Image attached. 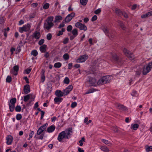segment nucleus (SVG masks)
I'll use <instances>...</instances> for the list:
<instances>
[{
  "label": "nucleus",
  "instance_id": "nucleus-7",
  "mask_svg": "<svg viewBox=\"0 0 152 152\" xmlns=\"http://www.w3.org/2000/svg\"><path fill=\"white\" fill-rule=\"evenodd\" d=\"M88 58L87 55L85 54L79 57L76 60L77 63H82L86 61Z\"/></svg>",
  "mask_w": 152,
  "mask_h": 152
},
{
  "label": "nucleus",
  "instance_id": "nucleus-43",
  "mask_svg": "<svg viewBox=\"0 0 152 152\" xmlns=\"http://www.w3.org/2000/svg\"><path fill=\"white\" fill-rule=\"evenodd\" d=\"M45 76L44 75V72H43L41 76V80L42 82L43 83L45 80Z\"/></svg>",
  "mask_w": 152,
  "mask_h": 152
},
{
  "label": "nucleus",
  "instance_id": "nucleus-49",
  "mask_svg": "<svg viewBox=\"0 0 152 152\" xmlns=\"http://www.w3.org/2000/svg\"><path fill=\"white\" fill-rule=\"evenodd\" d=\"M30 131L31 132L29 134V136L30 137V138H31L34 133V131H31V130H30Z\"/></svg>",
  "mask_w": 152,
  "mask_h": 152
},
{
  "label": "nucleus",
  "instance_id": "nucleus-22",
  "mask_svg": "<svg viewBox=\"0 0 152 152\" xmlns=\"http://www.w3.org/2000/svg\"><path fill=\"white\" fill-rule=\"evenodd\" d=\"M33 36L36 39H38L40 37V33L39 32L37 31H35L34 33Z\"/></svg>",
  "mask_w": 152,
  "mask_h": 152
},
{
  "label": "nucleus",
  "instance_id": "nucleus-48",
  "mask_svg": "<svg viewBox=\"0 0 152 152\" xmlns=\"http://www.w3.org/2000/svg\"><path fill=\"white\" fill-rule=\"evenodd\" d=\"M77 105V103L76 102H72L71 105V107L72 108H74Z\"/></svg>",
  "mask_w": 152,
  "mask_h": 152
},
{
  "label": "nucleus",
  "instance_id": "nucleus-59",
  "mask_svg": "<svg viewBox=\"0 0 152 152\" xmlns=\"http://www.w3.org/2000/svg\"><path fill=\"white\" fill-rule=\"evenodd\" d=\"M51 85V84H49L47 85V89L49 90V91H51V89L52 88Z\"/></svg>",
  "mask_w": 152,
  "mask_h": 152
},
{
  "label": "nucleus",
  "instance_id": "nucleus-35",
  "mask_svg": "<svg viewBox=\"0 0 152 152\" xmlns=\"http://www.w3.org/2000/svg\"><path fill=\"white\" fill-rule=\"evenodd\" d=\"M69 58V56L68 53H65L63 56V58L65 60H68Z\"/></svg>",
  "mask_w": 152,
  "mask_h": 152
},
{
  "label": "nucleus",
  "instance_id": "nucleus-31",
  "mask_svg": "<svg viewBox=\"0 0 152 152\" xmlns=\"http://www.w3.org/2000/svg\"><path fill=\"white\" fill-rule=\"evenodd\" d=\"M139 125L138 124H132L131 128L134 130H136L139 127Z\"/></svg>",
  "mask_w": 152,
  "mask_h": 152
},
{
  "label": "nucleus",
  "instance_id": "nucleus-44",
  "mask_svg": "<svg viewBox=\"0 0 152 152\" xmlns=\"http://www.w3.org/2000/svg\"><path fill=\"white\" fill-rule=\"evenodd\" d=\"M21 107L19 105L15 107V110L16 112H19L21 110Z\"/></svg>",
  "mask_w": 152,
  "mask_h": 152
},
{
  "label": "nucleus",
  "instance_id": "nucleus-37",
  "mask_svg": "<svg viewBox=\"0 0 152 152\" xmlns=\"http://www.w3.org/2000/svg\"><path fill=\"white\" fill-rule=\"evenodd\" d=\"M65 31V29L64 28H62L61 31H58V33L57 34V36H58L61 35H62L63 34V32H64Z\"/></svg>",
  "mask_w": 152,
  "mask_h": 152
},
{
  "label": "nucleus",
  "instance_id": "nucleus-50",
  "mask_svg": "<svg viewBox=\"0 0 152 152\" xmlns=\"http://www.w3.org/2000/svg\"><path fill=\"white\" fill-rule=\"evenodd\" d=\"M112 129L115 132H117L118 131V127L117 126H113L112 128Z\"/></svg>",
  "mask_w": 152,
  "mask_h": 152
},
{
  "label": "nucleus",
  "instance_id": "nucleus-38",
  "mask_svg": "<svg viewBox=\"0 0 152 152\" xmlns=\"http://www.w3.org/2000/svg\"><path fill=\"white\" fill-rule=\"evenodd\" d=\"M31 55H33L34 56H36L38 55V52L37 50H34L31 51Z\"/></svg>",
  "mask_w": 152,
  "mask_h": 152
},
{
  "label": "nucleus",
  "instance_id": "nucleus-4",
  "mask_svg": "<svg viewBox=\"0 0 152 152\" xmlns=\"http://www.w3.org/2000/svg\"><path fill=\"white\" fill-rule=\"evenodd\" d=\"M31 26V24L27 23L26 24L24 25L22 27H19V31L21 33H22L24 31L28 32L30 30Z\"/></svg>",
  "mask_w": 152,
  "mask_h": 152
},
{
  "label": "nucleus",
  "instance_id": "nucleus-12",
  "mask_svg": "<svg viewBox=\"0 0 152 152\" xmlns=\"http://www.w3.org/2000/svg\"><path fill=\"white\" fill-rule=\"evenodd\" d=\"M75 15V13L74 12H72L71 13L68 15L66 17L65 19V22L68 23L71 20L74 18Z\"/></svg>",
  "mask_w": 152,
  "mask_h": 152
},
{
  "label": "nucleus",
  "instance_id": "nucleus-54",
  "mask_svg": "<svg viewBox=\"0 0 152 152\" xmlns=\"http://www.w3.org/2000/svg\"><path fill=\"white\" fill-rule=\"evenodd\" d=\"M109 34L110 36H108L109 37L113 38L115 37V34L113 32H109Z\"/></svg>",
  "mask_w": 152,
  "mask_h": 152
},
{
  "label": "nucleus",
  "instance_id": "nucleus-18",
  "mask_svg": "<svg viewBox=\"0 0 152 152\" xmlns=\"http://www.w3.org/2000/svg\"><path fill=\"white\" fill-rule=\"evenodd\" d=\"M19 69V66L18 65H16L13 68V70H12V73L15 75H17L18 74V72Z\"/></svg>",
  "mask_w": 152,
  "mask_h": 152
},
{
  "label": "nucleus",
  "instance_id": "nucleus-19",
  "mask_svg": "<svg viewBox=\"0 0 152 152\" xmlns=\"http://www.w3.org/2000/svg\"><path fill=\"white\" fill-rule=\"evenodd\" d=\"M56 129V126L54 125H52L49 126L47 129V132L50 133L53 132Z\"/></svg>",
  "mask_w": 152,
  "mask_h": 152
},
{
  "label": "nucleus",
  "instance_id": "nucleus-62",
  "mask_svg": "<svg viewBox=\"0 0 152 152\" xmlns=\"http://www.w3.org/2000/svg\"><path fill=\"white\" fill-rule=\"evenodd\" d=\"M31 69L30 68H28L26 70V73L27 74H29L31 71Z\"/></svg>",
  "mask_w": 152,
  "mask_h": 152
},
{
  "label": "nucleus",
  "instance_id": "nucleus-57",
  "mask_svg": "<svg viewBox=\"0 0 152 152\" xmlns=\"http://www.w3.org/2000/svg\"><path fill=\"white\" fill-rule=\"evenodd\" d=\"M44 39H41L38 42V44L39 45H41L44 43Z\"/></svg>",
  "mask_w": 152,
  "mask_h": 152
},
{
  "label": "nucleus",
  "instance_id": "nucleus-13",
  "mask_svg": "<svg viewBox=\"0 0 152 152\" xmlns=\"http://www.w3.org/2000/svg\"><path fill=\"white\" fill-rule=\"evenodd\" d=\"M101 29L103 31L106 35L110 36L109 34V30L107 26L105 25H102L100 27Z\"/></svg>",
  "mask_w": 152,
  "mask_h": 152
},
{
  "label": "nucleus",
  "instance_id": "nucleus-15",
  "mask_svg": "<svg viewBox=\"0 0 152 152\" xmlns=\"http://www.w3.org/2000/svg\"><path fill=\"white\" fill-rule=\"evenodd\" d=\"M88 81L91 86H94L96 82V79L90 76L88 77Z\"/></svg>",
  "mask_w": 152,
  "mask_h": 152
},
{
  "label": "nucleus",
  "instance_id": "nucleus-23",
  "mask_svg": "<svg viewBox=\"0 0 152 152\" xmlns=\"http://www.w3.org/2000/svg\"><path fill=\"white\" fill-rule=\"evenodd\" d=\"M99 148L101 151L104 152H109L110 151L109 149L105 146H100Z\"/></svg>",
  "mask_w": 152,
  "mask_h": 152
},
{
  "label": "nucleus",
  "instance_id": "nucleus-42",
  "mask_svg": "<svg viewBox=\"0 0 152 152\" xmlns=\"http://www.w3.org/2000/svg\"><path fill=\"white\" fill-rule=\"evenodd\" d=\"M16 118L17 120H20L22 118V115L20 114H17L16 116Z\"/></svg>",
  "mask_w": 152,
  "mask_h": 152
},
{
  "label": "nucleus",
  "instance_id": "nucleus-11",
  "mask_svg": "<svg viewBox=\"0 0 152 152\" xmlns=\"http://www.w3.org/2000/svg\"><path fill=\"white\" fill-rule=\"evenodd\" d=\"M112 58L114 61L116 63L120 64L121 65L123 63V61L122 60L119 58L115 54H113L112 55Z\"/></svg>",
  "mask_w": 152,
  "mask_h": 152
},
{
  "label": "nucleus",
  "instance_id": "nucleus-17",
  "mask_svg": "<svg viewBox=\"0 0 152 152\" xmlns=\"http://www.w3.org/2000/svg\"><path fill=\"white\" fill-rule=\"evenodd\" d=\"M6 140H7V144L8 145H10L12 143L13 140V137L12 136L8 135L7 136Z\"/></svg>",
  "mask_w": 152,
  "mask_h": 152
},
{
  "label": "nucleus",
  "instance_id": "nucleus-45",
  "mask_svg": "<svg viewBox=\"0 0 152 152\" xmlns=\"http://www.w3.org/2000/svg\"><path fill=\"white\" fill-rule=\"evenodd\" d=\"M146 150L147 152H149V151H152V146H146Z\"/></svg>",
  "mask_w": 152,
  "mask_h": 152
},
{
  "label": "nucleus",
  "instance_id": "nucleus-58",
  "mask_svg": "<svg viewBox=\"0 0 152 152\" xmlns=\"http://www.w3.org/2000/svg\"><path fill=\"white\" fill-rule=\"evenodd\" d=\"M101 12V10L100 9H98L94 11V13L96 14H98Z\"/></svg>",
  "mask_w": 152,
  "mask_h": 152
},
{
  "label": "nucleus",
  "instance_id": "nucleus-25",
  "mask_svg": "<svg viewBox=\"0 0 152 152\" xmlns=\"http://www.w3.org/2000/svg\"><path fill=\"white\" fill-rule=\"evenodd\" d=\"M117 22L118 24L119 25L123 30H124L126 28V26L122 21L118 20V21Z\"/></svg>",
  "mask_w": 152,
  "mask_h": 152
},
{
  "label": "nucleus",
  "instance_id": "nucleus-24",
  "mask_svg": "<svg viewBox=\"0 0 152 152\" xmlns=\"http://www.w3.org/2000/svg\"><path fill=\"white\" fill-rule=\"evenodd\" d=\"M55 94L56 96L59 97L64 96L63 92L61 91L60 90H56L55 92Z\"/></svg>",
  "mask_w": 152,
  "mask_h": 152
},
{
  "label": "nucleus",
  "instance_id": "nucleus-30",
  "mask_svg": "<svg viewBox=\"0 0 152 152\" xmlns=\"http://www.w3.org/2000/svg\"><path fill=\"white\" fill-rule=\"evenodd\" d=\"M63 18L62 16L60 15L56 16L55 17V20L54 22L56 23L59 21L60 20H62Z\"/></svg>",
  "mask_w": 152,
  "mask_h": 152
},
{
  "label": "nucleus",
  "instance_id": "nucleus-14",
  "mask_svg": "<svg viewBox=\"0 0 152 152\" xmlns=\"http://www.w3.org/2000/svg\"><path fill=\"white\" fill-rule=\"evenodd\" d=\"M65 134L64 131H62L59 134L57 139L59 142H61L63 139H66Z\"/></svg>",
  "mask_w": 152,
  "mask_h": 152
},
{
  "label": "nucleus",
  "instance_id": "nucleus-1",
  "mask_svg": "<svg viewBox=\"0 0 152 152\" xmlns=\"http://www.w3.org/2000/svg\"><path fill=\"white\" fill-rule=\"evenodd\" d=\"M54 17L53 16H50L47 18L45 20L44 24V28L48 30H49L54 26V23L52 22Z\"/></svg>",
  "mask_w": 152,
  "mask_h": 152
},
{
  "label": "nucleus",
  "instance_id": "nucleus-40",
  "mask_svg": "<svg viewBox=\"0 0 152 152\" xmlns=\"http://www.w3.org/2000/svg\"><path fill=\"white\" fill-rule=\"evenodd\" d=\"M80 2L82 5H85L87 3L88 0H80Z\"/></svg>",
  "mask_w": 152,
  "mask_h": 152
},
{
  "label": "nucleus",
  "instance_id": "nucleus-52",
  "mask_svg": "<svg viewBox=\"0 0 152 152\" xmlns=\"http://www.w3.org/2000/svg\"><path fill=\"white\" fill-rule=\"evenodd\" d=\"M52 38V35L51 34H48L47 35V39L48 40H50Z\"/></svg>",
  "mask_w": 152,
  "mask_h": 152
},
{
  "label": "nucleus",
  "instance_id": "nucleus-36",
  "mask_svg": "<svg viewBox=\"0 0 152 152\" xmlns=\"http://www.w3.org/2000/svg\"><path fill=\"white\" fill-rule=\"evenodd\" d=\"M102 141L105 144L109 146L111 144L110 141L106 140L103 139L102 140Z\"/></svg>",
  "mask_w": 152,
  "mask_h": 152
},
{
  "label": "nucleus",
  "instance_id": "nucleus-64",
  "mask_svg": "<svg viewBox=\"0 0 152 152\" xmlns=\"http://www.w3.org/2000/svg\"><path fill=\"white\" fill-rule=\"evenodd\" d=\"M24 23V22L23 20H21L19 21V22L18 25H22Z\"/></svg>",
  "mask_w": 152,
  "mask_h": 152
},
{
  "label": "nucleus",
  "instance_id": "nucleus-55",
  "mask_svg": "<svg viewBox=\"0 0 152 152\" xmlns=\"http://www.w3.org/2000/svg\"><path fill=\"white\" fill-rule=\"evenodd\" d=\"M97 16L96 15H94L92 17L91 19V20L92 21H94L96 20L97 19Z\"/></svg>",
  "mask_w": 152,
  "mask_h": 152
},
{
  "label": "nucleus",
  "instance_id": "nucleus-33",
  "mask_svg": "<svg viewBox=\"0 0 152 152\" xmlns=\"http://www.w3.org/2000/svg\"><path fill=\"white\" fill-rule=\"evenodd\" d=\"M72 33L73 35L77 36L78 34L77 30L76 28H74L72 31Z\"/></svg>",
  "mask_w": 152,
  "mask_h": 152
},
{
  "label": "nucleus",
  "instance_id": "nucleus-29",
  "mask_svg": "<svg viewBox=\"0 0 152 152\" xmlns=\"http://www.w3.org/2000/svg\"><path fill=\"white\" fill-rule=\"evenodd\" d=\"M123 12V11H122L118 8H116L115 9V13L118 15L121 16L122 15Z\"/></svg>",
  "mask_w": 152,
  "mask_h": 152
},
{
  "label": "nucleus",
  "instance_id": "nucleus-26",
  "mask_svg": "<svg viewBox=\"0 0 152 152\" xmlns=\"http://www.w3.org/2000/svg\"><path fill=\"white\" fill-rule=\"evenodd\" d=\"M65 132V136L66 139H69L70 137V133L72 132V131L70 130H68L64 131Z\"/></svg>",
  "mask_w": 152,
  "mask_h": 152
},
{
  "label": "nucleus",
  "instance_id": "nucleus-6",
  "mask_svg": "<svg viewBox=\"0 0 152 152\" xmlns=\"http://www.w3.org/2000/svg\"><path fill=\"white\" fill-rule=\"evenodd\" d=\"M75 26L79 28L80 30H83L85 31L87 30V27L84 24H82L80 22H77L75 23Z\"/></svg>",
  "mask_w": 152,
  "mask_h": 152
},
{
  "label": "nucleus",
  "instance_id": "nucleus-53",
  "mask_svg": "<svg viewBox=\"0 0 152 152\" xmlns=\"http://www.w3.org/2000/svg\"><path fill=\"white\" fill-rule=\"evenodd\" d=\"M36 16V14L35 13L31 14L30 15L29 18L30 19L34 18Z\"/></svg>",
  "mask_w": 152,
  "mask_h": 152
},
{
  "label": "nucleus",
  "instance_id": "nucleus-47",
  "mask_svg": "<svg viewBox=\"0 0 152 152\" xmlns=\"http://www.w3.org/2000/svg\"><path fill=\"white\" fill-rule=\"evenodd\" d=\"M72 29V26L71 25H69L67 27L66 30L68 32H70L71 31Z\"/></svg>",
  "mask_w": 152,
  "mask_h": 152
},
{
  "label": "nucleus",
  "instance_id": "nucleus-51",
  "mask_svg": "<svg viewBox=\"0 0 152 152\" xmlns=\"http://www.w3.org/2000/svg\"><path fill=\"white\" fill-rule=\"evenodd\" d=\"M122 15H123L125 18H127L129 17V16L125 12L123 11L122 13Z\"/></svg>",
  "mask_w": 152,
  "mask_h": 152
},
{
  "label": "nucleus",
  "instance_id": "nucleus-27",
  "mask_svg": "<svg viewBox=\"0 0 152 152\" xmlns=\"http://www.w3.org/2000/svg\"><path fill=\"white\" fill-rule=\"evenodd\" d=\"M63 99L60 97H57L54 99V101L55 103L59 104L62 101Z\"/></svg>",
  "mask_w": 152,
  "mask_h": 152
},
{
  "label": "nucleus",
  "instance_id": "nucleus-46",
  "mask_svg": "<svg viewBox=\"0 0 152 152\" xmlns=\"http://www.w3.org/2000/svg\"><path fill=\"white\" fill-rule=\"evenodd\" d=\"M12 80L11 77L10 76H8L6 79V81L8 83H10Z\"/></svg>",
  "mask_w": 152,
  "mask_h": 152
},
{
  "label": "nucleus",
  "instance_id": "nucleus-10",
  "mask_svg": "<svg viewBox=\"0 0 152 152\" xmlns=\"http://www.w3.org/2000/svg\"><path fill=\"white\" fill-rule=\"evenodd\" d=\"M73 89V86L72 85H70L68 86L63 91V93L64 96H65L68 94Z\"/></svg>",
  "mask_w": 152,
  "mask_h": 152
},
{
  "label": "nucleus",
  "instance_id": "nucleus-56",
  "mask_svg": "<svg viewBox=\"0 0 152 152\" xmlns=\"http://www.w3.org/2000/svg\"><path fill=\"white\" fill-rule=\"evenodd\" d=\"M69 41V39L68 38H65L63 41V43L64 44H66L68 43Z\"/></svg>",
  "mask_w": 152,
  "mask_h": 152
},
{
  "label": "nucleus",
  "instance_id": "nucleus-21",
  "mask_svg": "<svg viewBox=\"0 0 152 152\" xmlns=\"http://www.w3.org/2000/svg\"><path fill=\"white\" fill-rule=\"evenodd\" d=\"M47 48V45L44 44L40 47L39 50L42 53H43L46 51Z\"/></svg>",
  "mask_w": 152,
  "mask_h": 152
},
{
  "label": "nucleus",
  "instance_id": "nucleus-2",
  "mask_svg": "<svg viewBox=\"0 0 152 152\" xmlns=\"http://www.w3.org/2000/svg\"><path fill=\"white\" fill-rule=\"evenodd\" d=\"M152 68V62L147 64L143 67L142 73L144 75H146L149 72Z\"/></svg>",
  "mask_w": 152,
  "mask_h": 152
},
{
  "label": "nucleus",
  "instance_id": "nucleus-61",
  "mask_svg": "<svg viewBox=\"0 0 152 152\" xmlns=\"http://www.w3.org/2000/svg\"><path fill=\"white\" fill-rule=\"evenodd\" d=\"M23 79H24L27 83H29V81L27 77L26 76L24 77H23Z\"/></svg>",
  "mask_w": 152,
  "mask_h": 152
},
{
  "label": "nucleus",
  "instance_id": "nucleus-60",
  "mask_svg": "<svg viewBox=\"0 0 152 152\" xmlns=\"http://www.w3.org/2000/svg\"><path fill=\"white\" fill-rule=\"evenodd\" d=\"M146 14L147 17H150L152 15V11L148 12Z\"/></svg>",
  "mask_w": 152,
  "mask_h": 152
},
{
  "label": "nucleus",
  "instance_id": "nucleus-32",
  "mask_svg": "<svg viewBox=\"0 0 152 152\" xmlns=\"http://www.w3.org/2000/svg\"><path fill=\"white\" fill-rule=\"evenodd\" d=\"M62 66V64L60 62H56L55 63L54 65V67L55 68H59Z\"/></svg>",
  "mask_w": 152,
  "mask_h": 152
},
{
  "label": "nucleus",
  "instance_id": "nucleus-5",
  "mask_svg": "<svg viewBox=\"0 0 152 152\" xmlns=\"http://www.w3.org/2000/svg\"><path fill=\"white\" fill-rule=\"evenodd\" d=\"M16 102V99L15 98H12L8 102V105L10 112H12L14 111Z\"/></svg>",
  "mask_w": 152,
  "mask_h": 152
},
{
  "label": "nucleus",
  "instance_id": "nucleus-3",
  "mask_svg": "<svg viewBox=\"0 0 152 152\" xmlns=\"http://www.w3.org/2000/svg\"><path fill=\"white\" fill-rule=\"evenodd\" d=\"M110 80L109 76H106L100 79L98 81L97 83L98 85H102L109 83Z\"/></svg>",
  "mask_w": 152,
  "mask_h": 152
},
{
  "label": "nucleus",
  "instance_id": "nucleus-16",
  "mask_svg": "<svg viewBox=\"0 0 152 152\" xmlns=\"http://www.w3.org/2000/svg\"><path fill=\"white\" fill-rule=\"evenodd\" d=\"M115 106L117 108L120 110L123 111H126L127 110V108L126 106L120 104L118 103H116L115 104Z\"/></svg>",
  "mask_w": 152,
  "mask_h": 152
},
{
  "label": "nucleus",
  "instance_id": "nucleus-28",
  "mask_svg": "<svg viewBox=\"0 0 152 152\" xmlns=\"http://www.w3.org/2000/svg\"><path fill=\"white\" fill-rule=\"evenodd\" d=\"M97 91V89H95L94 88H91L89 89L88 91L85 93V94H88Z\"/></svg>",
  "mask_w": 152,
  "mask_h": 152
},
{
  "label": "nucleus",
  "instance_id": "nucleus-63",
  "mask_svg": "<svg viewBox=\"0 0 152 152\" xmlns=\"http://www.w3.org/2000/svg\"><path fill=\"white\" fill-rule=\"evenodd\" d=\"M4 21V19L3 17L0 16V23H2Z\"/></svg>",
  "mask_w": 152,
  "mask_h": 152
},
{
  "label": "nucleus",
  "instance_id": "nucleus-8",
  "mask_svg": "<svg viewBox=\"0 0 152 152\" xmlns=\"http://www.w3.org/2000/svg\"><path fill=\"white\" fill-rule=\"evenodd\" d=\"M123 52L124 54L130 58L131 59L134 58V55L133 53L130 52L127 49L124 48L123 50Z\"/></svg>",
  "mask_w": 152,
  "mask_h": 152
},
{
  "label": "nucleus",
  "instance_id": "nucleus-9",
  "mask_svg": "<svg viewBox=\"0 0 152 152\" xmlns=\"http://www.w3.org/2000/svg\"><path fill=\"white\" fill-rule=\"evenodd\" d=\"M48 125V124L46 123L44 125L41 126L37 131V135H40L41 134L45 129Z\"/></svg>",
  "mask_w": 152,
  "mask_h": 152
},
{
  "label": "nucleus",
  "instance_id": "nucleus-34",
  "mask_svg": "<svg viewBox=\"0 0 152 152\" xmlns=\"http://www.w3.org/2000/svg\"><path fill=\"white\" fill-rule=\"evenodd\" d=\"M30 96L29 94L23 96V101L25 102H27L30 99Z\"/></svg>",
  "mask_w": 152,
  "mask_h": 152
},
{
  "label": "nucleus",
  "instance_id": "nucleus-39",
  "mask_svg": "<svg viewBox=\"0 0 152 152\" xmlns=\"http://www.w3.org/2000/svg\"><path fill=\"white\" fill-rule=\"evenodd\" d=\"M69 79L67 77H66L64 80V83L65 84H68L69 83Z\"/></svg>",
  "mask_w": 152,
  "mask_h": 152
},
{
  "label": "nucleus",
  "instance_id": "nucleus-41",
  "mask_svg": "<svg viewBox=\"0 0 152 152\" xmlns=\"http://www.w3.org/2000/svg\"><path fill=\"white\" fill-rule=\"evenodd\" d=\"M50 4L48 3H46L45 4L43 7V8L44 10L47 9L49 7Z\"/></svg>",
  "mask_w": 152,
  "mask_h": 152
},
{
  "label": "nucleus",
  "instance_id": "nucleus-20",
  "mask_svg": "<svg viewBox=\"0 0 152 152\" xmlns=\"http://www.w3.org/2000/svg\"><path fill=\"white\" fill-rule=\"evenodd\" d=\"M23 91L25 94H26L30 92V86L27 84L24 86Z\"/></svg>",
  "mask_w": 152,
  "mask_h": 152
}]
</instances>
